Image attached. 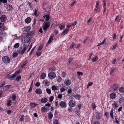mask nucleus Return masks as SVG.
Listing matches in <instances>:
<instances>
[{
  "label": "nucleus",
  "mask_w": 124,
  "mask_h": 124,
  "mask_svg": "<svg viewBox=\"0 0 124 124\" xmlns=\"http://www.w3.org/2000/svg\"><path fill=\"white\" fill-rule=\"evenodd\" d=\"M20 73L19 71L18 70L15 72L13 74L10 75V74H8L7 76L8 79L10 80H13L15 77L17 75Z\"/></svg>",
  "instance_id": "nucleus-1"
},
{
  "label": "nucleus",
  "mask_w": 124,
  "mask_h": 124,
  "mask_svg": "<svg viewBox=\"0 0 124 124\" xmlns=\"http://www.w3.org/2000/svg\"><path fill=\"white\" fill-rule=\"evenodd\" d=\"M82 106V105L81 104H79L77 105L75 108V112L78 115L80 114L79 112H80V111L81 109Z\"/></svg>",
  "instance_id": "nucleus-2"
},
{
  "label": "nucleus",
  "mask_w": 124,
  "mask_h": 124,
  "mask_svg": "<svg viewBox=\"0 0 124 124\" xmlns=\"http://www.w3.org/2000/svg\"><path fill=\"white\" fill-rule=\"evenodd\" d=\"M3 62L6 64L9 63L10 59L9 57L7 56H3L2 58Z\"/></svg>",
  "instance_id": "nucleus-3"
},
{
  "label": "nucleus",
  "mask_w": 124,
  "mask_h": 124,
  "mask_svg": "<svg viewBox=\"0 0 124 124\" xmlns=\"http://www.w3.org/2000/svg\"><path fill=\"white\" fill-rule=\"evenodd\" d=\"M5 28L4 24L0 22V35H3L4 31Z\"/></svg>",
  "instance_id": "nucleus-4"
},
{
  "label": "nucleus",
  "mask_w": 124,
  "mask_h": 124,
  "mask_svg": "<svg viewBox=\"0 0 124 124\" xmlns=\"http://www.w3.org/2000/svg\"><path fill=\"white\" fill-rule=\"evenodd\" d=\"M76 104V102L75 101L73 100H71L69 101L68 103L69 106L71 107H75Z\"/></svg>",
  "instance_id": "nucleus-5"
},
{
  "label": "nucleus",
  "mask_w": 124,
  "mask_h": 124,
  "mask_svg": "<svg viewBox=\"0 0 124 124\" xmlns=\"http://www.w3.org/2000/svg\"><path fill=\"white\" fill-rule=\"evenodd\" d=\"M56 75L54 72H50L48 74L49 78L51 79H53L56 77Z\"/></svg>",
  "instance_id": "nucleus-6"
},
{
  "label": "nucleus",
  "mask_w": 124,
  "mask_h": 124,
  "mask_svg": "<svg viewBox=\"0 0 124 124\" xmlns=\"http://www.w3.org/2000/svg\"><path fill=\"white\" fill-rule=\"evenodd\" d=\"M118 88V85L116 84H114L111 86V90L113 91H116Z\"/></svg>",
  "instance_id": "nucleus-7"
},
{
  "label": "nucleus",
  "mask_w": 124,
  "mask_h": 124,
  "mask_svg": "<svg viewBox=\"0 0 124 124\" xmlns=\"http://www.w3.org/2000/svg\"><path fill=\"white\" fill-rule=\"evenodd\" d=\"M50 22H46L45 23V25L43 26L42 28L44 31L46 30L50 25Z\"/></svg>",
  "instance_id": "nucleus-8"
},
{
  "label": "nucleus",
  "mask_w": 124,
  "mask_h": 124,
  "mask_svg": "<svg viewBox=\"0 0 124 124\" xmlns=\"http://www.w3.org/2000/svg\"><path fill=\"white\" fill-rule=\"evenodd\" d=\"M7 19L6 16L4 15H2L0 17V19L1 21L2 22L6 21Z\"/></svg>",
  "instance_id": "nucleus-9"
},
{
  "label": "nucleus",
  "mask_w": 124,
  "mask_h": 124,
  "mask_svg": "<svg viewBox=\"0 0 124 124\" xmlns=\"http://www.w3.org/2000/svg\"><path fill=\"white\" fill-rule=\"evenodd\" d=\"M24 43H27L30 40V37L29 36H26L24 37Z\"/></svg>",
  "instance_id": "nucleus-10"
},
{
  "label": "nucleus",
  "mask_w": 124,
  "mask_h": 124,
  "mask_svg": "<svg viewBox=\"0 0 124 124\" xmlns=\"http://www.w3.org/2000/svg\"><path fill=\"white\" fill-rule=\"evenodd\" d=\"M60 105L61 107L62 108H65L67 106L66 102L63 101H62L60 102Z\"/></svg>",
  "instance_id": "nucleus-11"
},
{
  "label": "nucleus",
  "mask_w": 124,
  "mask_h": 124,
  "mask_svg": "<svg viewBox=\"0 0 124 124\" xmlns=\"http://www.w3.org/2000/svg\"><path fill=\"white\" fill-rule=\"evenodd\" d=\"M71 83V80H69L68 79H66L64 82L65 84L67 86H68L70 85Z\"/></svg>",
  "instance_id": "nucleus-12"
},
{
  "label": "nucleus",
  "mask_w": 124,
  "mask_h": 124,
  "mask_svg": "<svg viewBox=\"0 0 124 124\" xmlns=\"http://www.w3.org/2000/svg\"><path fill=\"white\" fill-rule=\"evenodd\" d=\"M54 35L53 34H52L50 36L49 40L47 42V44H50L52 42V40L53 39V37Z\"/></svg>",
  "instance_id": "nucleus-13"
},
{
  "label": "nucleus",
  "mask_w": 124,
  "mask_h": 124,
  "mask_svg": "<svg viewBox=\"0 0 124 124\" xmlns=\"http://www.w3.org/2000/svg\"><path fill=\"white\" fill-rule=\"evenodd\" d=\"M69 30L68 29H65L62 33L61 35L62 36H64L65 34L67 33L69 31Z\"/></svg>",
  "instance_id": "nucleus-14"
},
{
  "label": "nucleus",
  "mask_w": 124,
  "mask_h": 124,
  "mask_svg": "<svg viewBox=\"0 0 124 124\" xmlns=\"http://www.w3.org/2000/svg\"><path fill=\"white\" fill-rule=\"evenodd\" d=\"M116 94L114 93H113L110 94V98L112 99H114L116 98Z\"/></svg>",
  "instance_id": "nucleus-15"
},
{
  "label": "nucleus",
  "mask_w": 124,
  "mask_h": 124,
  "mask_svg": "<svg viewBox=\"0 0 124 124\" xmlns=\"http://www.w3.org/2000/svg\"><path fill=\"white\" fill-rule=\"evenodd\" d=\"M36 93L38 94H42V91L40 88L37 89L35 91Z\"/></svg>",
  "instance_id": "nucleus-16"
},
{
  "label": "nucleus",
  "mask_w": 124,
  "mask_h": 124,
  "mask_svg": "<svg viewBox=\"0 0 124 124\" xmlns=\"http://www.w3.org/2000/svg\"><path fill=\"white\" fill-rule=\"evenodd\" d=\"M48 118L49 120H51L53 116V115L52 113L50 112L48 113Z\"/></svg>",
  "instance_id": "nucleus-17"
},
{
  "label": "nucleus",
  "mask_w": 124,
  "mask_h": 124,
  "mask_svg": "<svg viewBox=\"0 0 124 124\" xmlns=\"http://www.w3.org/2000/svg\"><path fill=\"white\" fill-rule=\"evenodd\" d=\"M31 19L30 17H27L25 19V22L27 23L28 24L31 22Z\"/></svg>",
  "instance_id": "nucleus-18"
},
{
  "label": "nucleus",
  "mask_w": 124,
  "mask_h": 124,
  "mask_svg": "<svg viewBox=\"0 0 124 124\" xmlns=\"http://www.w3.org/2000/svg\"><path fill=\"white\" fill-rule=\"evenodd\" d=\"M103 8H104V10L103 11V14H104V13L105 12L106 9V8L105 6H106V3L105 0H103Z\"/></svg>",
  "instance_id": "nucleus-19"
},
{
  "label": "nucleus",
  "mask_w": 124,
  "mask_h": 124,
  "mask_svg": "<svg viewBox=\"0 0 124 124\" xmlns=\"http://www.w3.org/2000/svg\"><path fill=\"white\" fill-rule=\"evenodd\" d=\"M43 83L45 84L46 86H49L50 84V82L47 80H45L43 81Z\"/></svg>",
  "instance_id": "nucleus-20"
},
{
  "label": "nucleus",
  "mask_w": 124,
  "mask_h": 124,
  "mask_svg": "<svg viewBox=\"0 0 124 124\" xmlns=\"http://www.w3.org/2000/svg\"><path fill=\"white\" fill-rule=\"evenodd\" d=\"M24 31L25 32H29L31 29V27L29 26L24 27Z\"/></svg>",
  "instance_id": "nucleus-21"
},
{
  "label": "nucleus",
  "mask_w": 124,
  "mask_h": 124,
  "mask_svg": "<svg viewBox=\"0 0 124 124\" xmlns=\"http://www.w3.org/2000/svg\"><path fill=\"white\" fill-rule=\"evenodd\" d=\"M47 99L46 98H42L41 100V102L42 103H44L46 102L47 101Z\"/></svg>",
  "instance_id": "nucleus-22"
},
{
  "label": "nucleus",
  "mask_w": 124,
  "mask_h": 124,
  "mask_svg": "<svg viewBox=\"0 0 124 124\" xmlns=\"http://www.w3.org/2000/svg\"><path fill=\"white\" fill-rule=\"evenodd\" d=\"M13 8L12 6L11 5H8L7 6V9L8 11H11Z\"/></svg>",
  "instance_id": "nucleus-23"
},
{
  "label": "nucleus",
  "mask_w": 124,
  "mask_h": 124,
  "mask_svg": "<svg viewBox=\"0 0 124 124\" xmlns=\"http://www.w3.org/2000/svg\"><path fill=\"white\" fill-rule=\"evenodd\" d=\"M96 118L97 120H99L100 119L101 117L100 113H97L96 115Z\"/></svg>",
  "instance_id": "nucleus-24"
},
{
  "label": "nucleus",
  "mask_w": 124,
  "mask_h": 124,
  "mask_svg": "<svg viewBox=\"0 0 124 124\" xmlns=\"http://www.w3.org/2000/svg\"><path fill=\"white\" fill-rule=\"evenodd\" d=\"M46 73L44 72H43L42 73L41 75V79H44L46 77Z\"/></svg>",
  "instance_id": "nucleus-25"
},
{
  "label": "nucleus",
  "mask_w": 124,
  "mask_h": 124,
  "mask_svg": "<svg viewBox=\"0 0 124 124\" xmlns=\"http://www.w3.org/2000/svg\"><path fill=\"white\" fill-rule=\"evenodd\" d=\"M27 5H28V7L30 8V9L31 10L33 9V5H32V3L30 2H29L27 3Z\"/></svg>",
  "instance_id": "nucleus-26"
},
{
  "label": "nucleus",
  "mask_w": 124,
  "mask_h": 124,
  "mask_svg": "<svg viewBox=\"0 0 124 124\" xmlns=\"http://www.w3.org/2000/svg\"><path fill=\"white\" fill-rule=\"evenodd\" d=\"M11 85H8L5 86L4 88V89L5 90H7L8 89L11 88Z\"/></svg>",
  "instance_id": "nucleus-27"
},
{
  "label": "nucleus",
  "mask_w": 124,
  "mask_h": 124,
  "mask_svg": "<svg viewBox=\"0 0 124 124\" xmlns=\"http://www.w3.org/2000/svg\"><path fill=\"white\" fill-rule=\"evenodd\" d=\"M74 97H75L76 99L79 100L80 99V96L78 94V93L75 95Z\"/></svg>",
  "instance_id": "nucleus-28"
},
{
  "label": "nucleus",
  "mask_w": 124,
  "mask_h": 124,
  "mask_svg": "<svg viewBox=\"0 0 124 124\" xmlns=\"http://www.w3.org/2000/svg\"><path fill=\"white\" fill-rule=\"evenodd\" d=\"M56 80L58 83H60L62 81V78L61 77L58 76L56 78Z\"/></svg>",
  "instance_id": "nucleus-29"
},
{
  "label": "nucleus",
  "mask_w": 124,
  "mask_h": 124,
  "mask_svg": "<svg viewBox=\"0 0 124 124\" xmlns=\"http://www.w3.org/2000/svg\"><path fill=\"white\" fill-rule=\"evenodd\" d=\"M27 46L23 47V49L22 50H21L20 51V53L21 54H23L24 53L25 51Z\"/></svg>",
  "instance_id": "nucleus-30"
},
{
  "label": "nucleus",
  "mask_w": 124,
  "mask_h": 124,
  "mask_svg": "<svg viewBox=\"0 0 124 124\" xmlns=\"http://www.w3.org/2000/svg\"><path fill=\"white\" fill-rule=\"evenodd\" d=\"M114 102L112 104V106L115 108H116L118 107L117 104L116 102L114 101Z\"/></svg>",
  "instance_id": "nucleus-31"
},
{
  "label": "nucleus",
  "mask_w": 124,
  "mask_h": 124,
  "mask_svg": "<svg viewBox=\"0 0 124 124\" xmlns=\"http://www.w3.org/2000/svg\"><path fill=\"white\" fill-rule=\"evenodd\" d=\"M56 70V68L55 67H50L49 68V70L50 71H54Z\"/></svg>",
  "instance_id": "nucleus-32"
},
{
  "label": "nucleus",
  "mask_w": 124,
  "mask_h": 124,
  "mask_svg": "<svg viewBox=\"0 0 124 124\" xmlns=\"http://www.w3.org/2000/svg\"><path fill=\"white\" fill-rule=\"evenodd\" d=\"M98 59V57L96 56L95 57L93 58L92 59V62H94L97 61Z\"/></svg>",
  "instance_id": "nucleus-33"
},
{
  "label": "nucleus",
  "mask_w": 124,
  "mask_h": 124,
  "mask_svg": "<svg viewBox=\"0 0 124 124\" xmlns=\"http://www.w3.org/2000/svg\"><path fill=\"white\" fill-rule=\"evenodd\" d=\"M27 63L28 61H26L25 62H24L23 63V65L21 66L22 68H25L26 66V64Z\"/></svg>",
  "instance_id": "nucleus-34"
},
{
  "label": "nucleus",
  "mask_w": 124,
  "mask_h": 124,
  "mask_svg": "<svg viewBox=\"0 0 124 124\" xmlns=\"http://www.w3.org/2000/svg\"><path fill=\"white\" fill-rule=\"evenodd\" d=\"M21 78V76H18V75L16 78V80L18 81L19 82L20 81Z\"/></svg>",
  "instance_id": "nucleus-35"
},
{
  "label": "nucleus",
  "mask_w": 124,
  "mask_h": 124,
  "mask_svg": "<svg viewBox=\"0 0 124 124\" xmlns=\"http://www.w3.org/2000/svg\"><path fill=\"white\" fill-rule=\"evenodd\" d=\"M42 54V52L39 51H37L36 52L35 55H37V57L40 56Z\"/></svg>",
  "instance_id": "nucleus-36"
},
{
  "label": "nucleus",
  "mask_w": 124,
  "mask_h": 124,
  "mask_svg": "<svg viewBox=\"0 0 124 124\" xmlns=\"http://www.w3.org/2000/svg\"><path fill=\"white\" fill-rule=\"evenodd\" d=\"M110 115L111 118L113 119H114V117H113V109L111 110Z\"/></svg>",
  "instance_id": "nucleus-37"
},
{
  "label": "nucleus",
  "mask_w": 124,
  "mask_h": 124,
  "mask_svg": "<svg viewBox=\"0 0 124 124\" xmlns=\"http://www.w3.org/2000/svg\"><path fill=\"white\" fill-rule=\"evenodd\" d=\"M30 106L31 107H32V108L35 107H36L37 106V105L36 104H35L34 103H30Z\"/></svg>",
  "instance_id": "nucleus-38"
},
{
  "label": "nucleus",
  "mask_w": 124,
  "mask_h": 124,
  "mask_svg": "<svg viewBox=\"0 0 124 124\" xmlns=\"http://www.w3.org/2000/svg\"><path fill=\"white\" fill-rule=\"evenodd\" d=\"M12 99L13 101H14L16 100V96L15 94H13L12 96Z\"/></svg>",
  "instance_id": "nucleus-39"
},
{
  "label": "nucleus",
  "mask_w": 124,
  "mask_h": 124,
  "mask_svg": "<svg viewBox=\"0 0 124 124\" xmlns=\"http://www.w3.org/2000/svg\"><path fill=\"white\" fill-rule=\"evenodd\" d=\"M106 39L105 38L104 39V40L101 43H99L97 45L98 46H100L101 45L103 44H104L105 42H106Z\"/></svg>",
  "instance_id": "nucleus-40"
},
{
  "label": "nucleus",
  "mask_w": 124,
  "mask_h": 124,
  "mask_svg": "<svg viewBox=\"0 0 124 124\" xmlns=\"http://www.w3.org/2000/svg\"><path fill=\"white\" fill-rule=\"evenodd\" d=\"M50 15L49 14H48L46 15V21H48L50 17Z\"/></svg>",
  "instance_id": "nucleus-41"
},
{
  "label": "nucleus",
  "mask_w": 124,
  "mask_h": 124,
  "mask_svg": "<svg viewBox=\"0 0 124 124\" xmlns=\"http://www.w3.org/2000/svg\"><path fill=\"white\" fill-rule=\"evenodd\" d=\"M41 111L43 112H46V108L45 107H43L41 108Z\"/></svg>",
  "instance_id": "nucleus-42"
},
{
  "label": "nucleus",
  "mask_w": 124,
  "mask_h": 124,
  "mask_svg": "<svg viewBox=\"0 0 124 124\" xmlns=\"http://www.w3.org/2000/svg\"><path fill=\"white\" fill-rule=\"evenodd\" d=\"M33 11L34 12H33V14L35 15L36 17L38 16L39 14H37V10L36 9H35L34 10H33Z\"/></svg>",
  "instance_id": "nucleus-43"
},
{
  "label": "nucleus",
  "mask_w": 124,
  "mask_h": 124,
  "mask_svg": "<svg viewBox=\"0 0 124 124\" xmlns=\"http://www.w3.org/2000/svg\"><path fill=\"white\" fill-rule=\"evenodd\" d=\"M119 91L121 93H124V87H122L120 88L119 89Z\"/></svg>",
  "instance_id": "nucleus-44"
},
{
  "label": "nucleus",
  "mask_w": 124,
  "mask_h": 124,
  "mask_svg": "<svg viewBox=\"0 0 124 124\" xmlns=\"http://www.w3.org/2000/svg\"><path fill=\"white\" fill-rule=\"evenodd\" d=\"M124 101V98L122 97L119 99V103H121Z\"/></svg>",
  "instance_id": "nucleus-45"
},
{
  "label": "nucleus",
  "mask_w": 124,
  "mask_h": 124,
  "mask_svg": "<svg viewBox=\"0 0 124 124\" xmlns=\"http://www.w3.org/2000/svg\"><path fill=\"white\" fill-rule=\"evenodd\" d=\"M19 46V43H16L14 46V47L15 48H17Z\"/></svg>",
  "instance_id": "nucleus-46"
},
{
  "label": "nucleus",
  "mask_w": 124,
  "mask_h": 124,
  "mask_svg": "<svg viewBox=\"0 0 124 124\" xmlns=\"http://www.w3.org/2000/svg\"><path fill=\"white\" fill-rule=\"evenodd\" d=\"M65 25H59V28L61 30H62L64 29L65 28Z\"/></svg>",
  "instance_id": "nucleus-47"
},
{
  "label": "nucleus",
  "mask_w": 124,
  "mask_h": 124,
  "mask_svg": "<svg viewBox=\"0 0 124 124\" xmlns=\"http://www.w3.org/2000/svg\"><path fill=\"white\" fill-rule=\"evenodd\" d=\"M18 55V53L17 52H15L13 54V56L14 58H15Z\"/></svg>",
  "instance_id": "nucleus-48"
},
{
  "label": "nucleus",
  "mask_w": 124,
  "mask_h": 124,
  "mask_svg": "<svg viewBox=\"0 0 124 124\" xmlns=\"http://www.w3.org/2000/svg\"><path fill=\"white\" fill-rule=\"evenodd\" d=\"M30 36L31 37L33 35H34L35 34L34 31H32L29 32Z\"/></svg>",
  "instance_id": "nucleus-49"
},
{
  "label": "nucleus",
  "mask_w": 124,
  "mask_h": 124,
  "mask_svg": "<svg viewBox=\"0 0 124 124\" xmlns=\"http://www.w3.org/2000/svg\"><path fill=\"white\" fill-rule=\"evenodd\" d=\"M12 101L9 100L7 102V105L8 106H10L11 105Z\"/></svg>",
  "instance_id": "nucleus-50"
},
{
  "label": "nucleus",
  "mask_w": 124,
  "mask_h": 124,
  "mask_svg": "<svg viewBox=\"0 0 124 124\" xmlns=\"http://www.w3.org/2000/svg\"><path fill=\"white\" fill-rule=\"evenodd\" d=\"M115 68H111V70L109 73V74L110 75H111L112 74V73L115 70Z\"/></svg>",
  "instance_id": "nucleus-51"
},
{
  "label": "nucleus",
  "mask_w": 124,
  "mask_h": 124,
  "mask_svg": "<svg viewBox=\"0 0 124 124\" xmlns=\"http://www.w3.org/2000/svg\"><path fill=\"white\" fill-rule=\"evenodd\" d=\"M51 88L52 90L54 91H55L57 90V88L54 85Z\"/></svg>",
  "instance_id": "nucleus-52"
},
{
  "label": "nucleus",
  "mask_w": 124,
  "mask_h": 124,
  "mask_svg": "<svg viewBox=\"0 0 124 124\" xmlns=\"http://www.w3.org/2000/svg\"><path fill=\"white\" fill-rule=\"evenodd\" d=\"M47 92L48 94H50L51 93V90L49 88H47L46 89Z\"/></svg>",
  "instance_id": "nucleus-53"
},
{
  "label": "nucleus",
  "mask_w": 124,
  "mask_h": 124,
  "mask_svg": "<svg viewBox=\"0 0 124 124\" xmlns=\"http://www.w3.org/2000/svg\"><path fill=\"white\" fill-rule=\"evenodd\" d=\"M75 45V44L74 43L72 42L70 46V48L71 49H72L74 47Z\"/></svg>",
  "instance_id": "nucleus-54"
},
{
  "label": "nucleus",
  "mask_w": 124,
  "mask_h": 124,
  "mask_svg": "<svg viewBox=\"0 0 124 124\" xmlns=\"http://www.w3.org/2000/svg\"><path fill=\"white\" fill-rule=\"evenodd\" d=\"M54 124H59L58 120L57 119H54L53 121Z\"/></svg>",
  "instance_id": "nucleus-55"
},
{
  "label": "nucleus",
  "mask_w": 124,
  "mask_h": 124,
  "mask_svg": "<svg viewBox=\"0 0 124 124\" xmlns=\"http://www.w3.org/2000/svg\"><path fill=\"white\" fill-rule=\"evenodd\" d=\"M24 116L23 115H22L21 116L20 118V121L21 122H23L24 121Z\"/></svg>",
  "instance_id": "nucleus-56"
},
{
  "label": "nucleus",
  "mask_w": 124,
  "mask_h": 124,
  "mask_svg": "<svg viewBox=\"0 0 124 124\" xmlns=\"http://www.w3.org/2000/svg\"><path fill=\"white\" fill-rule=\"evenodd\" d=\"M92 107L93 109H94L96 108V106L95 103H92Z\"/></svg>",
  "instance_id": "nucleus-57"
},
{
  "label": "nucleus",
  "mask_w": 124,
  "mask_h": 124,
  "mask_svg": "<svg viewBox=\"0 0 124 124\" xmlns=\"http://www.w3.org/2000/svg\"><path fill=\"white\" fill-rule=\"evenodd\" d=\"M77 73L78 74V76H82L83 75V73L81 72H80L79 71H77Z\"/></svg>",
  "instance_id": "nucleus-58"
},
{
  "label": "nucleus",
  "mask_w": 124,
  "mask_h": 124,
  "mask_svg": "<svg viewBox=\"0 0 124 124\" xmlns=\"http://www.w3.org/2000/svg\"><path fill=\"white\" fill-rule=\"evenodd\" d=\"M54 97L53 96H51L49 98V101L50 102H52L53 100Z\"/></svg>",
  "instance_id": "nucleus-59"
},
{
  "label": "nucleus",
  "mask_w": 124,
  "mask_h": 124,
  "mask_svg": "<svg viewBox=\"0 0 124 124\" xmlns=\"http://www.w3.org/2000/svg\"><path fill=\"white\" fill-rule=\"evenodd\" d=\"M5 85V81H3L2 83L0 85V88L3 87Z\"/></svg>",
  "instance_id": "nucleus-60"
},
{
  "label": "nucleus",
  "mask_w": 124,
  "mask_h": 124,
  "mask_svg": "<svg viewBox=\"0 0 124 124\" xmlns=\"http://www.w3.org/2000/svg\"><path fill=\"white\" fill-rule=\"evenodd\" d=\"M43 45H41L39 46L38 49V50L39 51H40L43 48Z\"/></svg>",
  "instance_id": "nucleus-61"
},
{
  "label": "nucleus",
  "mask_w": 124,
  "mask_h": 124,
  "mask_svg": "<svg viewBox=\"0 0 124 124\" xmlns=\"http://www.w3.org/2000/svg\"><path fill=\"white\" fill-rule=\"evenodd\" d=\"M0 2L4 3H6L7 2V0H0Z\"/></svg>",
  "instance_id": "nucleus-62"
},
{
  "label": "nucleus",
  "mask_w": 124,
  "mask_h": 124,
  "mask_svg": "<svg viewBox=\"0 0 124 124\" xmlns=\"http://www.w3.org/2000/svg\"><path fill=\"white\" fill-rule=\"evenodd\" d=\"M61 75L62 77H65L66 75V73L64 72H62L61 74Z\"/></svg>",
  "instance_id": "nucleus-63"
},
{
  "label": "nucleus",
  "mask_w": 124,
  "mask_h": 124,
  "mask_svg": "<svg viewBox=\"0 0 124 124\" xmlns=\"http://www.w3.org/2000/svg\"><path fill=\"white\" fill-rule=\"evenodd\" d=\"M117 43H115L114 44V46H113V48H112V49L113 50H114L115 49V48L116 47V46H117Z\"/></svg>",
  "instance_id": "nucleus-64"
}]
</instances>
